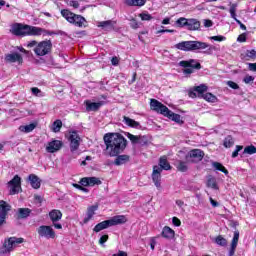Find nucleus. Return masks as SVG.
I'll list each match as a JSON object with an SVG mask.
<instances>
[{"instance_id": "1", "label": "nucleus", "mask_w": 256, "mask_h": 256, "mask_svg": "<svg viewBox=\"0 0 256 256\" xmlns=\"http://www.w3.org/2000/svg\"><path fill=\"white\" fill-rule=\"evenodd\" d=\"M104 143L106 145V153H108L110 157H117V155L123 153L125 147H127V139H125L123 135L117 133L105 134Z\"/></svg>"}, {"instance_id": "2", "label": "nucleus", "mask_w": 256, "mask_h": 256, "mask_svg": "<svg viewBox=\"0 0 256 256\" xmlns=\"http://www.w3.org/2000/svg\"><path fill=\"white\" fill-rule=\"evenodd\" d=\"M10 33L12 35H16V37H27V36L39 37L41 36L42 33L53 35V33L47 32V30L41 27L31 26L27 24H20V23L13 24L10 29Z\"/></svg>"}, {"instance_id": "3", "label": "nucleus", "mask_w": 256, "mask_h": 256, "mask_svg": "<svg viewBox=\"0 0 256 256\" xmlns=\"http://www.w3.org/2000/svg\"><path fill=\"white\" fill-rule=\"evenodd\" d=\"M175 49L179 51H201L203 49H207L203 52L204 55H213V51H215V46H211L205 42L201 41H182L175 44Z\"/></svg>"}, {"instance_id": "4", "label": "nucleus", "mask_w": 256, "mask_h": 256, "mask_svg": "<svg viewBox=\"0 0 256 256\" xmlns=\"http://www.w3.org/2000/svg\"><path fill=\"white\" fill-rule=\"evenodd\" d=\"M150 107L152 111H156V113H160L161 115H164V117H168V119L175 121V123H183L181 115L173 113V111L169 110L167 106L156 99L150 100Z\"/></svg>"}, {"instance_id": "5", "label": "nucleus", "mask_w": 256, "mask_h": 256, "mask_svg": "<svg viewBox=\"0 0 256 256\" xmlns=\"http://www.w3.org/2000/svg\"><path fill=\"white\" fill-rule=\"evenodd\" d=\"M126 221H127V217H125L124 215L113 216L109 220H105V221L98 223L94 227L93 231L95 233H99V232L103 231V229H108V227H115V225H124V223Z\"/></svg>"}, {"instance_id": "6", "label": "nucleus", "mask_w": 256, "mask_h": 256, "mask_svg": "<svg viewBox=\"0 0 256 256\" xmlns=\"http://www.w3.org/2000/svg\"><path fill=\"white\" fill-rule=\"evenodd\" d=\"M61 15L68 21V23H71L72 25H75L76 27H85V23H87V20H85V17L81 15H77L68 9L61 10Z\"/></svg>"}, {"instance_id": "7", "label": "nucleus", "mask_w": 256, "mask_h": 256, "mask_svg": "<svg viewBox=\"0 0 256 256\" xmlns=\"http://www.w3.org/2000/svg\"><path fill=\"white\" fill-rule=\"evenodd\" d=\"M21 243H25L24 238H17V237L6 238L2 245L1 253L3 255H5L7 253H11V252L15 251V249H17V247H19V245H21Z\"/></svg>"}, {"instance_id": "8", "label": "nucleus", "mask_w": 256, "mask_h": 256, "mask_svg": "<svg viewBox=\"0 0 256 256\" xmlns=\"http://www.w3.org/2000/svg\"><path fill=\"white\" fill-rule=\"evenodd\" d=\"M53 49V42L51 40H43L34 47V53L37 57H45L49 55Z\"/></svg>"}, {"instance_id": "9", "label": "nucleus", "mask_w": 256, "mask_h": 256, "mask_svg": "<svg viewBox=\"0 0 256 256\" xmlns=\"http://www.w3.org/2000/svg\"><path fill=\"white\" fill-rule=\"evenodd\" d=\"M68 141L70 143V151L75 153V151H77L81 145V137L79 136V133H77L75 130L69 131Z\"/></svg>"}, {"instance_id": "10", "label": "nucleus", "mask_w": 256, "mask_h": 256, "mask_svg": "<svg viewBox=\"0 0 256 256\" xmlns=\"http://www.w3.org/2000/svg\"><path fill=\"white\" fill-rule=\"evenodd\" d=\"M37 233L39 237L44 239H55V237H57L53 226L41 225L37 228Z\"/></svg>"}, {"instance_id": "11", "label": "nucleus", "mask_w": 256, "mask_h": 256, "mask_svg": "<svg viewBox=\"0 0 256 256\" xmlns=\"http://www.w3.org/2000/svg\"><path fill=\"white\" fill-rule=\"evenodd\" d=\"M205 157V152L199 149L191 150L186 155V161L188 163H199V161H203V158Z\"/></svg>"}, {"instance_id": "12", "label": "nucleus", "mask_w": 256, "mask_h": 256, "mask_svg": "<svg viewBox=\"0 0 256 256\" xmlns=\"http://www.w3.org/2000/svg\"><path fill=\"white\" fill-rule=\"evenodd\" d=\"M10 188V195H17L21 191V177L15 175L12 180L8 182Z\"/></svg>"}, {"instance_id": "13", "label": "nucleus", "mask_w": 256, "mask_h": 256, "mask_svg": "<svg viewBox=\"0 0 256 256\" xmlns=\"http://www.w3.org/2000/svg\"><path fill=\"white\" fill-rule=\"evenodd\" d=\"M207 85L200 84L199 86L194 87L192 90L189 91L188 95L191 97V99H195L199 97L200 99L205 95L203 93H207Z\"/></svg>"}, {"instance_id": "14", "label": "nucleus", "mask_w": 256, "mask_h": 256, "mask_svg": "<svg viewBox=\"0 0 256 256\" xmlns=\"http://www.w3.org/2000/svg\"><path fill=\"white\" fill-rule=\"evenodd\" d=\"M9 211H11L9 203L5 202V200H0V225L5 223V219H7Z\"/></svg>"}, {"instance_id": "15", "label": "nucleus", "mask_w": 256, "mask_h": 256, "mask_svg": "<svg viewBox=\"0 0 256 256\" xmlns=\"http://www.w3.org/2000/svg\"><path fill=\"white\" fill-rule=\"evenodd\" d=\"M63 147V142L60 140H52L46 146L47 153H57Z\"/></svg>"}, {"instance_id": "16", "label": "nucleus", "mask_w": 256, "mask_h": 256, "mask_svg": "<svg viewBox=\"0 0 256 256\" xmlns=\"http://www.w3.org/2000/svg\"><path fill=\"white\" fill-rule=\"evenodd\" d=\"M161 173V168H159V166L153 167L152 181L157 189H161Z\"/></svg>"}, {"instance_id": "17", "label": "nucleus", "mask_w": 256, "mask_h": 256, "mask_svg": "<svg viewBox=\"0 0 256 256\" xmlns=\"http://www.w3.org/2000/svg\"><path fill=\"white\" fill-rule=\"evenodd\" d=\"M83 187H95V185H101V180L97 177H85L80 181Z\"/></svg>"}, {"instance_id": "18", "label": "nucleus", "mask_w": 256, "mask_h": 256, "mask_svg": "<svg viewBox=\"0 0 256 256\" xmlns=\"http://www.w3.org/2000/svg\"><path fill=\"white\" fill-rule=\"evenodd\" d=\"M4 59L6 63H19V65L23 63V56L17 52L6 54Z\"/></svg>"}, {"instance_id": "19", "label": "nucleus", "mask_w": 256, "mask_h": 256, "mask_svg": "<svg viewBox=\"0 0 256 256\" xmlns=\"http://www.w3.org/2000/svg\"><path fill=\"white\" fill-rule=\"evenodd\" d=\"M180 67H190L191 69H201V63L195 59L182 60L179 62Z\"/></svg>"}, {"instance_id": "20", "label": "nucleus", "mask_w": 256, "mask_h": 256, "mask_svg": "<svg viewBox=\"0 0 256 256\" xmlns=\"http://www.w3.org/2000/svg\"><path fill=\"white\" fill-rule=\"evenodd\" d=\"M99 209V205H92L87 208L86 217L83 220L84 225H87L93 219L95 212Z\"/></svg>"}, {"instance_id": "21", "label": "nucleus", "mask_w": 256, "mask_h": 256, "mask_svg": "<svg viewBox=\"0 0 256 256\" xmlns=\"http://www.w3.org/2000/svg\"><path fill=\"white\" fill-rule=\"evenodd\" d=\"M28 181L30 182L32 189H40L41 188V179L37 175L30 174L28 176Z\"/></svg>"}, {"instance_id": "22", "label": "nucleus", "mask_w": 256, "mask_h": 256, "mask_svg": "<svg viewBox=\"0 0 256 256\" xmlns=\"http://www.w3.org/2000/svg\"><path fill=\"white\" fill-rule=\"evenodd\" d=\"M238 243H239V231H235L232 242H231V247L229 250V256L235 255V251L237 249Z\"/></svg>"}, {"instance_id": "23", "label": "nucleus", "mask_w": 256, "mask_h": 256, "mask_svg": "<svg viewBox=\"0 0 256 256\" xmlns=\"http://www.w3.org/2000/svg\"><path fill=\"white\" fill-rule=\"evenodd\" d=\"M201 27V22H199V20L197 19H188V24L186 26V28L188 29V31H199Z\"/></svg>"}, {"instance_id": "24", "label": "nucleus", "mask_w": 256, "mask_h": 256, "mask_svg": "<svg viewBox=\"0 0 256 256\" xmlns=\"http://www.w3.org/2000/svg\"><path fill=\"white\" fill-rule=\"evenodd\" d=\"M161 235L164 239H168V240L175 239V230L171 229V227L169 226H165L162 229Z\"/></svg>"}, {"instance_id": "25", "label": "nucleus", "mask_w": 256, "mask_h": 256, "mask_svg": "<svg viewBox=\"0 0 256 256\" xmlns=\"http://www.w3.org/2000/svg\"><path fill=\"white\" fill-rule=\"evenodd\" d=\"M86 110L87 111H99V108L104 105V102H91L87 100L86 102Z\"/></svg>"}, {"instance_id": "26", "label": "nucleus", "mask_w": 256, "mask_h": 256, "mask_svg": "<svg viewBox=\"0 0 256 256\" xmlns=\"http://www.w3.org/2000/svg\"><path fill=\"white\" fill-rule=\"evenodd\" d=\"M123 123L128 127H132L133 129H141V124L134 119H131L127 116H123Z\"/></svg>"}, {"instance_id": "27", "label": "nucleus", "mask_w": 256, "mask_h": 256, "mask_svg": "<svg viewBox=\"0 0 256 256\" xmlns=\"http://www.w3.org/2000/svg\"><path fill=\"white\" fill-rule=\"evenodd\" d=\"M131 157L129 155H119L116 157L114 161V165L121 166L125 165V163H129Z\"/></svg>"}, {"instance_id": "28", "label": "nucleus", "mask_w": 256, "mask_h": 256, "mask_svg": "<svg viewBox=\"0 0 256 256\" xmlns=\"http://www.w3.org/2000/svg\"><path fill=\"white\" fill-rule=\"evenodd\" d=\"M49 217L52 223H57V221H61V217H63V213H61L59 210L54 209L49 212Z\"/></svg>"}, {"instance_id": "29", "label": "nucleus", "mask_w": 256, "mask_h": 256, "mask_svg": "<svg viewBox=\"0 0 256 256\" xmlns=\"http://www.w3.org/2000/svg\"><path fill=\"white\" fill-rule=\"evenodd\" d=\"M159 169H161V172L164 171H169L171 169V164H169V161H167L166 157H161L159 161Z\"/></svg>"}, {"instance_id": "30", "label": "nucleus", "mask_w": 256, "mask_h": 256, "mask_svg": "<svg viewBox=\"0 0 256 256\" xmlns=\"http://www.w3.org/2000/svg\"><path fill=\"white\" fill-rule=\"evenodd\" d=\"M147 3V0H126V5L129 7H143Z\"/></svg>"}, {"instance_id": "31", "label": "nucleus", "mask_w": 256, "mask_h": 256, "mask_svg": "<svg viewBox=\"0 0 256 256\" xmlns=\"http://www.w3.org/2000/svg\"><path fill=\"white\" fill-rule=\"evenodd\" d=\"M98 27H101L102 29H114L115 21L106 20V21L98 22Z\"/></svg>"}, {"instance_id": "32", "label": "nucleus", "mask_w": 256, "mask_h": 256, "mask_svg": "<svg viewBox=\"0 0 256 256\" xmlns=\"http://www.w3.org/2000/svg\"><path fill=\"white\" fill-rule=\"evenodd\" d=\"M31 215V209L29 208H19L18 209V219H27Z\"/></svg>"}, {"instance_id": "33", "label": "nucleus", "mask_w": 256, "mask_h": 256, "mask_svg": "<svg viewBox=\"0 0 256 256\" xmlns=\"http://www.w3.org/2000/svg\"><path fill=\"white\" fill-rule=\"evenodd\" d=\"M35 127H37L35 123H31L29 125H21L19 127V131H21V133H31V131H33Z\"/></svg>"}, {"instance_id": "34", "label": "nucleus", "mask_w": 256, "mask_h": 256, "mask_svg": "<svg viewBox=\"0 0 256 256\" xmlns=\"http://www.w3.org/2000/svg\"><path fill=\"white\" fill-rule=\"evenodd\" d=\"M189 162L183 161V160H179L178 164H177V169L181 172V173H185L188 171L189 166L187 165Z\"/></svg>"}, {"instance_id": "35", "label": "nucleus", "mask_w": 256, "mask_h": 256, "mask_svg": "<svg viewBox=\"0 0 256 256\" xmlns=\"http://www.w3.org/2000/svg\"><path fill=\"white\" fill-rule=\"evenodd\" d=\"M212 167H214L216 171H221L222 173H224V175H229V171L227 170V168H225V166H223V164L219 162H212Z\"/></svg>"}, {"instance_id": "36", "label": "nucleus", "mask_w": 256, "mask_h": 256, "mask_svg": "<svg viewBox=\"0 0 256 256\" xmlns=\"http://www.w3.org/2000/svg\"><path fill=\"white\" fill-rule=\"evenodd\" d=\"M223 145H224V147H226V149L233 147V145H235V140L233 139V136L228 135L224 139Z\"/></svg>"}, {"instance_id": "37", "label": "nucleus", "mask_w": 256, "mask_h": 256, "mask_svg": "<svg viewBox=\"0 0 256 256\" xmlns=\"http://www.w3.org/2000/svg\"><path fill=\"white\" fill-rule=\"evenodd\" d=\"M201 99H205L208 103H217V96L213 95L212 93L204 94Z\"/></svg>"}, {"instance_id": "38", "label": "nucleus", "mask_w": 256, "mask_h": 256, "mask_svg": "<svg viewBox=\"0 0 256 256\" xmlns=\"http://www.w3.org/2000/svg\"><path fill=\"white\" fill-rule=\"evenodd\" d=\"M215 243L217 245H220V247H227V239H225L223 236L219 235L215 239Z\"/></svg>"}, {"instance_id": "39", "label": "nucleus", "mask_w": 256, "mask_h": 256, "mask_svg": "<svg viewBox=\"0 0 256 256\" xmlns=\"http://www.w3.org/2000/svg\"><path fill=\"white\" fill-rule=\"evenodd\" d=\"M61 127H63V122H61V120L54 121L52 125L54 133H59V131H61Z\"/></svg>"}, {"instance_id": "40", "label": "nucleus", "mask_w": 256, "mask_h": 256, "mask_svg": "<svg viewBox=\"0 0 256 256\" xmlns=\"http://www.w3.org/2000/svg\"><path fill=\"white\" fill-rule=\"evenodd\" d=\"M229 12L231 18L234 19V21H237V4H231Z\"/></svg>"}, {"instance_id": "41", "label": "nucleus", "mask_w": 256, "mask_h": 256, "mask_svg": "<svg viewBox=\"0 0 256 256\" xmlns=\"http://www.w3.org/2000/svg\"><path fill=\"white\" fill-rule=\"evenodd\" d=\"M246 155H255L256 147L254 145L246 146L243 151Z\"/></svg>"}, {"instance_id": "42", "label": "nucleus", "mask_w": 256, "mask_h": 256, "mask_svg": "<svg viewBox=\"0 0 256 256\" xmlns=\"http://www.w3.org/2000/svg\"><path fill=\"white\" fill-rule=\"evenodd\" d=\"M207 187H211V189H219L217 186V180L213 177L208 178Z\"/></svg>"}, {"instance_id": "43", "label": "nucleus", "mask_w": 256, "mask_h": 256, "mask_svg": "<svg viewBox=\"0 0 256 256\" xmlns=\"http://www.w3.org/2000/svg\"><path fill=\"white\" fill-rule=\"evenodd\" d=\"M188 22H189V19H187L185 17H180L176 21V25H177V27H187Z\"/></svg>"}, {"instance_id": "44", "label": "nucleus", "mask_w": 256, "mask_h": 256, "mask_svg": "<svg viewBox=\"0 0 256 256\" xmlns=\"http://www.w3.org/2000/svg\"><path fill=\"white\" fill-rule=\"evenodd\" d=\"M31 92L35 95V97H45V94L37 87L31 88Z\"/></svg>"}, {"instance_id": "45", "label": "nucleus", "mask_w": 256, "mask_h": 256, "mask_svg": "<svg viewBox=\"0 0 256 256\" xmlns=\"http://www.w3.org/2000/svg\"><path fill=\"white\" fill-rule=\"evenodd\" d=\"M127 137L131 140V143H133V145H138L139 143V136H135L131 133H127Z\"/></svg>"}, {"instance_id": "46", "label": "nucleus", "mask_w": 256, "mask_h": 256, "mask_svg": "<svg viewBox=\"0 0 256 256\" xmlns=\"http://www.w3.org/2000/svg\"><path fill=\"white\" fill-rule=\"evenodd\" d=\"M139 17L142 21H151V19H153V16H151V14L145 12L139 14Z\"/></svg>"}, {"instance_id": "47", "label": "nucleus", "mask_w": 256, "mask_h": 256, "mask_svg": "<svg viewBox=\"0 0 256 256\" xmlns=\"http://www.w3.org/2000/svg\"><path fill=\"white\" fill-rule=\"evenodd\" d=\"M149 140L147 139V136H139L138 137V145H147Z\"/></svg>"}, {"instance_id": "48", "label": "nucleus", "mask_w": 256, "mask_h": 256, "mask_svg": "<svg viewBox=\"0 0 256 256\" xmlns=\"http://www.w3.org/2000/svg\"><path fill=\"white\" fill-rule=\"evenodd\" d=\"M239 151H243V146L241 145H237L236 149L234 150V152L232 153V158L235 159V157L239 156Z\"/></svg>"}, {"instance_id": "49", "label": "nucleus", "mask_w": 256, "mask_h": 256, "mask_svg": "<svg viewBox=\"0 0 256 256\" xmlns=\"http://www.w3.org/2000/svg\"><path fill=\"white\" fill-rule=\"evenodd\" d=\"M243 81L246 83V85H249V83H253V81H255V77L251 75H246Z\"/></svg>"}, {"instance_id": "50", "label": "nucleus", "mask_w": 256, "mask_h": 256, "mask_svg": "<svg viewBox=\"0 0 256 256\" xmlns=\"http://www.w3.org/2000/svg\"><path fill=\"white\" fill-rule=\"evenodd\" d=\"M226 39L227 38L225 36H221V35H219V36H211L210 37L211 41H219V42H221V41H225Z\"/></svg>"}, {"instance_id": "51", "label": "nucleus", "mask_w": 256, "mask_h": 256, "mask_svg": "<svg viewBox=\"0 0 256 256\" xmlns=\"http://www.w3.org/2000/svg\"><path fill=\"white\" fill-rule=\"evenodd\" d=\"M107 241H109V235L105 234V235L100 237L99 244L100 245H105V243H107Z\"/></svg>"}, {"instance_id": "52", "label": "nucleus", "mask_w": 256, "mask_h": 256, "mask_svg": "<svg viewBox=\"0 0 256 256\" xmlns=\"http://www.w3.org/2000/svg\"><path fill=\"white\" fill-rule=\"evenodd\" d=\"M68 5L74 7V9H79V2L77 0H68Z\"/></svg>"}, {"instance_id": "53", "label": "nucleus", "mask_w": 256, "mask_h": 256, "mask_svg": "<svg viewBox=\"0 0 256 256\" xmlns=\"http://www.w3.org/2000/svg\"><path fill=\"white\" fill-rule=\"evenodd\" d=\"M237 41L239 43H245V41H247V34L246 33H242L238 36Z\"/></svg>"}, {"instance_id": "54", "label": "nucleus", "mask_w": 256, "mask_h": 256, "mask_svg": "<svg viewBox=\"0 0 256 256\" xmlns=\"http://www.w3.org/2000/svg\"><path fill=\"white\" fill-rule=\"evenodd\" d=\"M246 55L250 59H256V51L255 50H247Z\"/></svg>"}, {"instance_id": "55", "label": "nucleus", "mask_w": 256, "mask_h": 256, "mask_svg": "<svg viewBox=\"0 0 256 256\" xmlns=\"http://www.w3.org/2000/svg\"><path fill=\"white\" fill-rule=\"evenodd\" d=\"M228 87H230L231 89H239V84L233 82V81H228L227 82Z\"/></svg>"}, {"instance_id": "56", "label": "nucleus", "mask_w": 256, "mask_h": 256, "mask_svg": "<svg viewBox=\"0 0 256 256\" xmlns=\"http://www.w3.org/2000/svg\"><path fill=\"white\" fill-rule=\"evenodd\" d=\"M172 223L175 225V227H181V220H179L177 217L172 218Z\"/></svg>"}, {"instance_id": "57", "label": "nucleus", "mask_w": 256, "mask_h": 256, "mask_svg": "<svg viewBox=\"0 0 256 256\" xmlns=\"http://www.w3.org/2000/svg\"><path fill=\"white\" fill-rule=\"evenodd\" d=\"M185 69L183 70L184 75H191L193 73V68L191 67H184Z\"/></svg>"}, {"instance_id": "58", "label": "nucleus", "mask_w": 256, "mask_h": 256, "mask_svg": "<svg viewBox=\"0 0 256 256\" xmlns=\"http://www.w3.org/2000/svg\"><path fill=\"white\" fill-rule=\"evenodd\" d=\"M37 45H39V42L32 40L27 44V47H37Z\"/></svg>"}, {"instance_id": "59", "label": "nucleus", "mask_w": 256, "mask_h": 256, "mask_svg": "<svg viewBox=\"0 0 256 256\" xmlns=\"http://www.w3.org/2000/svg\"><path fill=\"white\" fill-rule=\"evenodd\" d=\"M111 63H112V65H114V66L119 65V58H117V56L112 57Z\"/></svg>"}, {"instance_id": "60", "label": "nucleus", "mask_w": 256, "mask_h": 256, "mask_svg": "<svg viewBox=\"0 0 256 256\" xmlns=\"http://www.w3.org/2000/svg\"><path fill=\"white\" fill-rule=\"evenodd\" d=\"M248 69H249V71L256 72V63H249L248 64Z\"/></svg>"}, {"instance_id": "61", "label": "nucleus", "mask_w": 256, "mask_h": 256, "mask_svg": "<svg viewBox=\"0 0 256 256\" xmlns=\"http://www.w3.org/2000/svg\"><path fill=\"white\" fill-rule=\"evenodd\" d=\"M204 27H213V21L204 20Z\"/></svg>"}, {"instance_id": "62", "label": "nucleus", "mask_w": 256, "mask_h": 256, "mask_svg": "<svg viewBox=\"0 0 256 256\" xmlns=\"http://www.w3.org/2000/svg\"><path fill=\"white\" fill-rule=\"evenodd\" d=\"M236 23L240 25V29H242L243 31H247V26H245V24L241 23L240 20H236Z\"/></svg>"}, {"instance_id": "63", "label": "nucleus", "mask_w": 256, "mask_h": 256, "mask_svg": "<svg viewBox=\"0 0 256 256\" xmlns=\"http://www.w3.org/2000/svg\"><path fill=\"white\" fill-rule=\"evenodd\" d=\"M210 203L212 207H219V202L215 201L213 198H210Z\"/></svg>"}, {"instance_id": "64", "label": "nucleus", "mask_w": 256, "mask_h": 256, "mask_svg": "<svg viewBox=\"0 0 256 256\" xmlns=\"http://www.w3.org/2000/svg\"><path fill=\"white\" fill-rule=\"evenodd\" d=\"M112 256H127V252L119 250L118 254H113Z\"/></svg>"}]
</instances>
